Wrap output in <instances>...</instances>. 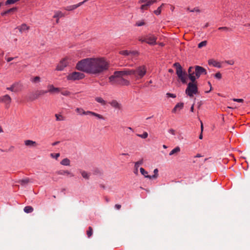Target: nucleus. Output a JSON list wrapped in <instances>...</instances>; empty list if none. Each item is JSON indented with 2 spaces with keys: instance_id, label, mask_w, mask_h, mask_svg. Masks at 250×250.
Returning a JSON list of instances; mask_svg holds the SVG:
<instances>
[{
  "instance_id": "obj_1",
  "label": "nucleus",
  "mask_w": 250,
  "mask_h": 250,
  "mask_svg": "<svg viewBox=\"0 0 250 250\" xmlns=\"http://www.w3.org/2000/svg\"><path fill=\"white\" fill-rule=\"evenodd\" d=\"M109 63L103 58H90L79 61L76 65L78 70L91 74L99 75L107 70Z\"/></svg>"
},
{
  "instance_id": "obj_2",
  "label": "nucleus",
  "mask_w": 250,
  "mask_h": 250,
  "mask_svg": "<svg viewBox=\"0 0 250 250\" xmlns=\"http://www.w3.org/2000/svg\"><path fill=\"white\" fill-rule=\"evenodd\" d=\"M191 68L188 69V77L191 82L189 83L186 89V93L190 97L193 96L194 94L198 93V87L197 82L195 81V77L193 76V72L191 71Z\"/></svg>"
},
{
  "instance_id": "obj_3",
  "label": "nucleus",
  "mask_w": 250,
  "mask_h": 250,
  "mask_svg": "<svg viewBox=\"0 0 250 250\" xmlns=\"http://www.w3.org/2000/svg\"><path fill=\"white\" fill-rule=\"evenodd\" d=\"M131 77L135 81L142 79L146 74L147 68L145 65L136 67L135 69H131Z\"/></svg>"
},
{
  "instance_id": "obj_4",
  "label": "nucleus",
  "mask_w": 250,
  "mask_h": 250,
  "mask_svg": "<svg viewBox=\"0 0 250 250\" xmlns=\"http://www.w3.org/2000/svg\"><path fill=\"white\" fill-rule=\"evenodd\" d=\"M127 76L131 77V69L125 68L121 71H116L114 72L113 75L109 77V82L114 84L117 83L116 78H123V77Z\"/></svg>"
},
{
  "instance_id": "obj_5",
  "label": "nucleus",
  "mask_w": 250,
  "mask_h": 250,
  "mask_svg": "<svg viewBox=\"0 0 250 250\" xmlns=\"http://www.w3.org/2000/svg\"><path fill=\"white\" fill-rule=\"evenodd\" d=\"M173 66L176 68V74L183 83H187V77L188 76L187 73L183 70L182 67L179 62H175L173 64Z\"/></svg>"
},
{
  "instance_id": "obj_6",
  "label": "nucleus",
  "mask_w": 250,
  "mask_h": 250,
  "mask_svg": "<svg viewBox=\"0 0 250 250\" xmlns=\"http://www.w3.org/2000/svg\"><path fill=\"white\" fill-rule=\"evenodd\" d=\"M191 68V71L193 72V76L195 77V80L198 79L200 76L202 74H207V72L206 69L204 67L199 66L195 65L194 67L190 66L188 68Z\"/></svg>"
},
{
  "instance_id": "obj_7",
  "label": "nucleus",
  "mask_w": 250,
  "mask_h": 250,
  "mask_svg": "<svg viewBox=\"0 0 250 250\" xmlns=\"http://www.w3.org/2000/svg\"><path fill=\"white\" fill-rule=\"evenodd\" d=\"M84 75L83 73L79 72H74L67 76V79L68 80H77L83 78Z\"/></svg>"
},
{
  "instance_id": "obj_8",
  "label": "nucleus",
  "mask_w": 250,
  "mask_h": 250,
  "mask_svg": "<svg viewBox=\"0 0 250 250\" xmlns=\"http://www.w3.org/2000/svg\"><path fill=\"white\" fill-rule=\"evenodd\" d=\"M11 98L7 94L0 97V102L3 103L5 104L6 108H8L11 103Z\"/></svg>"
},
{
  "instance_id": "obj_9",
  "label": "nucleus",
  "mask_w": 250,
  "mask_h": 250,
  "mask_svg": "<svg viewBox=\"0 0 250 250\" xmlns=\"http://www.w3.org/2000/svg\"><path fill=\"white\" fill-rule=\"evenodd\" d=\"M146 42L150 45H154L156 43L157 38L153 35L149 34L146 36Z\"/></svg>"
},
{
  "instance_id": "obj_10",
  "label": "nucleus",
  "mask_w": 250,
  "mask_h": 250,
  "mask_svg": "<svg viewBox=\"0 0 250 250\" xmlns=\"http://www.w3.org/2000/svg\"><path fill=\"white\" fill-rule=\"evenodd\" d=\"M48 92L50 93H57L61 91V88L55 87L53 84H49L47 85Z\"/></svg>"
},
{
  "instance_id": "obj_11",
  "label": "nucleus",
  "mask_w": 250,
  "mask_h": 250,
  "mask_svg": "<svg viewBox=\"0 0 250 250\" xmlns=\"http://www.w3.org/2000/svg\"><path fill=\"white\" fill-rule=\"evenodd\" d=\"M67 63L68 62L66 59H64L62 60L57 65L56 69L59 71L62 70L64 68L67 66Z\"/></svg>"
},
{
  "instance_id": "obj_12",
  "label": "nucleus",
  "mask_w": 250,
  "mask_h": 250,
  "mask_svg": "<svg viewBox=\"0 0 250 250\" xmlns=\"http://www.w3.org/2000/svg\"><path fill=\"white\" fill-rule=\"evenodd\" d=\"M86 1H87V0H84L83 1L79 2V3L77 4H74V5H73L68 6L65 7V9L66 10H67V11H72V10L76 9L78 7L80 6L82 4H83Z\"/></svg>"
},
{
  "instance_id": "obj_13",
  "label": "nucleus",
  "mask_w": 250,
  "mask_h": 250,
  "mask_svg": "<svg viewBox=\"0 0 250 250\" xmlns=\"http://www.w3.org/2000/svg\"><path fill=\"white\" fill-rule=\"evenodd\" d=\"M110 104L114 108L118 109H121L122 106V104L117 102L116 100H112L109 102Z\"/></svg>"
},
{
  "instance_id": "obj_14",
  "label": "nucleus",
  "mask_w": 250,
  "mask_h": 250,
  "mask_svg": "<svg viewBox=\"0 0 250 250\" xmlns=\"http://www.w3.org/2000/svg\"><path fill=\"white\" fill-rule=\"evenodd\" d=\"M208 63L209 65H212L214 67H216L218 68H221L222 67L220 62H219L213 59L209 60L208 61Z\"/></svg>"
},
{
  "instance_id": "obj_15",
  "label": "nucleus",
  "mask_w": 250,
  "mask_h": 250,
  "mask_svg": "<svg viewBox=\"0 0 250 250\" xmlns=\"http://www.w3.org/2000/svg\"><path fill=\"white\" fill-rule=\"evenodd\" d=\"M31 182H32L31 180L28 178H26L24 179L19 180L18 181V183L20 184L21 185L23 186H24Z\"/></svg>"
},
{
  "instance_id": "obj_16",
  "label": "nucleus",
  "mask_w": 250,
  "mask_h": 250,
  "mask_svg": "<svg viewBox=\"0 0 250 250\" xmlns=\"http://www.w3.org/2000/svg\"><path fill=\"white\" fill-rule=\"evenodd\" d=\"M181 150V148L179 146H177L173 149L169 153V156L171 155H177Z\"/></svg>"
},
{
  "instance_id": "obj_17",
  "label": "nucleus",
  "mask_w": 250,
  "mask_h": 250,
  "mask_svg": "<svg viewBox=\"0 0 250 250\" xmlns=\"http://www.w3.org/2000/svg\"><path fill=\"white\" fill-rule=\"evenodd\" d=\"M88 114H89L88 115H89L94 116L97 117L99 119L104 120V118L102 115L96 113L95 112L90 111H88Z\"/></svg>"
},
{
  "instance_id": "obj_18",
  "label": "nucleus",
  "mask_w": 250,
  "mask_h": 250,
  "mask_svg": "<svg viewBox=\"0 0 250 250\" xmlns=\"http://www.w3.org/2000/svg\"><path fill=\"white\" fill-rule=\"evenodd\" d=\"M143 164V160L139 161L135 163V169L134 170V173L137 175L138 174V168L140 165Z\"/></svg>"
},
{
  "instance_id": "obj_19",
  "label": "nucleus",
  "mask_w": 250,
  "mask_h": 250,
  "mask_svg": "<svg viewBox=\"0 0 250 250\" xmlns=\"http://www.w3.org/2000/svg\"><path fill=\"white\" fill-rule=\"evenodd\" d=\"M116 82L117 83H118L123 85H128L130 84L129 81L124 78H121V80H120L119 82H118L116 81Z\"/></svg>"
},
{
  "instance_id": "obj_20",
  "label": "nucleus",
  "mask_w": 250,
  "mask_h": 250,
  "mask_svg": "<svg viewBox=\"0 0 250 250\" xmlns=\"http://www.w3.org/2000/svg\"><path fill=\"white\" fill-rule=\"evenodd\" d=\"M56 173L59 175H69L70 176H73L74 175L68 170H60L56 172Z\"/></svg>"
},
{
  "instance_id": "obj_21",
  "label": "nucleus",
  "mask_w": 250,
  "mask_h": 250,
  "mask_svg": "<svg viewBox=\"0 0 250 250\" xmlns=\"http://www.w3.org/2000/svg\"><path fill=\"white\" fill-rule=\"evenodd\" d=\"M25 145L27 146H37V143L35 141L27 140L24 141Z\"/></svg>"
},
{
  "instance_id": "obj_22",
  "label": "nucleus",
  "mask_w": 250,
  "mask_h": 250,
  "mask_svg": "<svg viewBox=\"0 0 250 250\" xmlns=\"http://www.w3.org/2000/svg\"><path fill=\"white\" fill-rule=\"evenodd\" d=\"M184 107V103H180L177 104L172 110L173 112H176L177 110H181Z\"/></svg>"
},
{
  "instance_id": "obj_23",
  "label": "nucleus",
  "mask_w": 250,
  "mask_h": 250,
  "mask_svg": "<svg viewBox=\"0 0 250 250\" xmlns=\"http://www.w3.org/2000/svg\"><path fill=\"white\" fill-rule=\"evenodd\" d=\"M95 100L97 102L101 104L102 105H105L106 104L107 102L100 97H96Z\"/></svg>"
},
{
  "instance_id": "obj_24",
  "label": "nucleus",
  "mask_w": 250,
  "mask_h": 250,
  "mask_svg": "<svg viewBox=\"0 0 250 250\" xmlns=\"http://www.w3.org/2000/svg\"><path fill=\"white\" fill-rule=\"evenodd\" d=\"M76 111L77 113L80 115H88V111H85L83 108H77L76 109Z\"/></svg>"
},
{
  "instance_id": "obj_25",
  "label": "nucleus",
  "mask_w": 250,
  "mask_h": 250,
  "mask_svg": "<svg viewBox=\"0 0 250 250\" xmlns=\"http://www.w3.org/2000/svg\"><path fill=\"white\" fill-rule=\"evenodd\" d=\"M29 100L30 101H34L35 100L39 98L38 96H37V94L36 93V91L35 93H30V95L29 96Z\"/></svg>"
},
{
  "instance_id": "obj_26",
  "label": "nucleus",
  "mask_w": 250,
  "mask_h": 250,
  "mask_svg": "<svg viewBox=\"0 0 250 250\" xmlns=\"http://www.w3.org/2000/svg\"><path fill=\"white\" fill-rule=\"evenodd\" d=\"M20 32L22 33L24 31L28 30L29 29V27L27 26L26 24H23L21 26L18 27Z\"/></svg>"
},
{
  "instance_id": "obj_27",
  "label": "nucleus",
  "mask_w": 250,
  "mask_h": 250,
  "mask_svg": "<svg viewBox=\"0 0 250 250\" xmlns=\"http://www.w3.org/2000/svg\"><path fill=\"white\" fill-rule=\"evenodd\" d=\"M70 161L68 158H64L61 162V164L63 166H70Z\"/></svg>"
},
{
  "instance_id": "obj_28",
  "label": "nucleus",
  "mask_w": 250,
  "mask_h": 250,
  "mask_svg": "<svg viewBox=\"0 0 250 250\" xmlns=\"http://www.w3.org/2000/svg\"><path fill=\"white\" fill-rule=\"evenodd\" d=\"M48 91L45 90H39L36 91V93L39 98L41 96L44 95Z\"/></svg>"
},
{
  "instance_id": "obj_29",
  "label": "nucleus",
  "mask_w": 250,
  "mask_h": 250,
  "mask_svg": "<svg viewBox=\"0 0 250 250\" xmlns=\"http://www.w3.org/2000/svg\"><path fill=\"white\" fill-rule=\"evenodd\" d=\"M64 15L61 11H56L55 14L53 16L54 18H59L64 17Z\"/></svg>"
},
{
  "instance_id": "obj_30",
  "label": "nucleus",
  "mask_w": 250,
  "mask_h": 250,
  "mask_svg": "<svg viewBox=\"0 0 250 250\" xmlns=\"http://www.w3.org/2000/svg\"><path fill=\"white\" fill-rule=\"evenodd\" d=\"M17 10V8H15V7H14V8H10L2 13H1V15L2 16H4V15H5L6 14H8L9 13H10L11 12H13L15 11H16Z\"/></svg>"
},
{
  "instance_id": "obj_31",
  "label": "nucleus",
  "mask_w": 250,
  "mask_h": 250,
  "mask_svg": "<svg viewBox=\"0 0 250 250\" xmlns=\"http://www.w3.org/2000/svg\"><path fill=\"white\" fill-rule=\"evenodd\" d=\"M33 211V208L31 206H26L24 208V211L27 213H31Z\"/></svg>"
},
{
  "instance_id": "obj_32",
  "label": "nucleus",
  "mask_w": 250,
  "mask_h": 250,
  "mask_svg": "<svg viewBox=\"0 0 250 250\" xmlns=\"http://www.w3.org/2000/svg\"><path fill=\"white\" fill-rule=\"evenodd\" d=\"M55 116L57 121H61L64 120V117L61 114H56Z\"/></svg>"
},
{
  "instance_id": "obj_33",
  "label": "nucleus",
  "mask_w": 250,
  "mask_h": 250,
  "mask_svg": "<svg viewBox=\"0 0 250 250\" xmlns=\"http://www.w3.org/2000/svg\"><path fill=\"white\" fill-rule=\"evenodd\" d=\"M81 173L83 177L86 179H88L89 178V174L87 173L85 171H81Z\"/></svg>"
},
{
  "instance_id": "obj_34",
  "label": "nucleus",
  "mask_w": 250,
  "mask_h": 250,
  "mask_svg": "<svg viewBox=\"0 0 250 250\" xmlns=\"http://www.w3.org/2000/svg\"><path fill=\"white\" fill-rule=\"evenodd\" d=\"M60 92H61L62 95L66 96H69L71 94L69 91L66 90H63L62 88H61V91Z\"/></svg>"
},
{
  "instance_id": "obj_35",
  "label": "nucleus",
  "mask_w": 250,
  "mask_h": 250,
  "mask_svg": "<svg viewBox=\"0 0 250 250\" xmlns=\"http://www.w3.org/2000/svg\"><path fill=\"white\" fill-rule=\"evenodd\" d=\"M93 234V229L91 227H89L88 229L86 231V234L88 237H90Z\"/></svg>"
},
{
  "instance_id": "obj_36",
  "label": "nucleus",
  "mask_w": 250,
  "mask_h": 250,
  "mask_svg": "<svg viewBox=\"0 0 250 250\" xmlns=\"http://www.w3.org/2000/svg\"><path fill=\"white\" fill-rule=\"evenodd\" d=\"M164 5V3H163L160 6H159L157 10H155L154 11V13L155 14H156V15H159L161 14V8L162 7V6Z\"/></svg>"
},
{
  "instance_id": "obj_37",
  "label": "nucleus",
  "mask_w": 250,
  "mask_h": 250,
  "mask_svg": "<svg viewBox=\"0 0 250 250\" xmlns=\"http://www.w3.org/2000/svg\"><path fill=\"white\" fill-rule=\"evenodd\" d=\"M146 23L144 20L138 21L136 22L135 25L137 26H141L145 25Z\"/></svg>"
},
{
  "instance_id": "obj_38",
  "label": "nucleus",
  "mask_w": 250,
  "mask_h": 250,
  "mask_svg": "<svg viewBox=\"0 0 250 250\" xmlns=\"http://www.w3.org/2000/svg\"><path fill=\"white\" fill-rule=\"evenodd\" d=\"M120 54L124 56H129L130 52L127 50H123L120 52Z\"/></svg>"
},
{
  "instance_id": "obj_39",
  "label": "nucleus",
  "mask_w": 250,
  "mask_h": 250,
  "mask_svg": "<svg viewBox=\"0 0 250 250\" xmlns=\"http://www.w3.org/2000/svg\"><path fill=\"white\" fill-rule=\"evenodd\" d=\"M207 44V42L206 41H203V42H200L198 45V48H201L203 46H206Z\"/></svg>"
},
{
  "instance_id": "obj_40",
  "label": "nucleus",
  "mask_w": 250,
  "mask_h": 250,
  "mask_svg": "<svg viewBox=\"0 0 250 250\" xmlns=\"http://www.w3.org/2000/svg\"><path fill=\"white\" fill-rule=\"evenodd\" d=\"M137 135L142 138L146 139L148 136V133L146 132H144L142 134H137Z\"/></svg>"
},
{
  "instance_id": "obj_41",
  "label": "nucleus",
  "mask_w": 250,
  "mask_h": 250,
  "mask_svg": "<svg viewBox=\"0 0 250 250\" xmlns=\"http://www.w3.org/2000/svg\"><path fill=\"white\" fill-rule=\"evenodd\" d=\"M40 77H39V76H36L34 78H33L32 80H31V81L33 82V83H39L40 82Z\"/></svg>"
},
{
  "instance_id": "obj_42",
  "label": "nucleus",
  "mask_w": 250,
  "mask_h": 250,
  "mask_svg": "<svg viewBox=\"0 0 250 250\" xmlns=\"http://www.w3.org/2000/svg\"><path fill=\"white\" fill-rule=\"evenodd\" d=\"M150 6V5H148V4H142L140 7V9L141 10H142V11L143 10H147L148 7Z\"/></svg>"
},
{
  "instance_id": "obj_43",
  "label": "nucleus",
  "mask_w": 250,
  "mask_h": 250,
  "mask_svg": "<svg viewBox=\"0 0 250 250\" xmlns=\"http://www.w3.org/2000/svg\"><path fill=\"white\" fill-rule=\"evenodd\" d=\"M140 3H144L145 4H148L151 5L150 0H140L139 1Z\"/></svg>"
},
{
  "instance_id": "obj_44",
  "label": "nucleus",
  "mask_w": 250,
  "mask_h": 250,
  "mask_svg": "<svg viewBox=\"0 0 250 250\" xmlns=\"http://www.w3.org/2000/svg\"><path fill=\"white\" fill-rule=\"evenodd\" d=\"M140 172L141 173V174L142 175H143L146 178V176L148 175H147V172L146 171L144 168H143V167H141L140 169Z\"/></svg>"
},
{
  "instance_id": "obj_45",
  "label": "nucleus",
  "mask_w": 250,
  "mask_h": 250,
  "mask_svg": "<svg viewBox=\"0 0 250 250\" xmlns=\"http://www.w3.org/2000/svg\"><path fill=\"white\" fill-rule=\"evenodd\" d=\"M60 156V154L59 153H51L50 156L52 158H55L56 159H57Z\"/></svg>"
},
{
  "instance_id": "obj_46",
  "label": "nucleus",
  "mask_w": 250,
  "mask_h": 250,
  "mask_svg": "<svg viewBox=\"0 0 250 250\" xmlns=\"http://www.w3.org/2000/svg\"><path fill=\"white\" fill-rule=\"evenodd\" d=\"M130 55L132 57L137 56L138 55V52L136 51H130Z\"/></svg>"
},
{
  "instance_id": "obj_47",
  "label": "nucleus",
  "mask_w": 250,
  "mask_h": 250,
  "mask_svg": "<svg viewBox=\"0 0 250 250\" xmlns=\"http://www.w3.org/2000/svg\"><path fill=\"white\" fill-rule=\"evenodd\" d=\"M214 77L218 79H221L222 78V74L220 72H218L215 74Z\"/></svg>"
},
{
  "instance_id": "obj_48",
  "label": "nucleus",
  "mask_w": 250,
  "mask_h": 250,
  "mask_svg": "<svg viewBox=\"0 0 250 250\" xmlns=\"http://www.w3.org/2000/svg\"><path fill=\"white\" fill-rule=\"evenodd\" d=\"M15 87V84H13L10 87H7V89L8 90H10L11 91H14Z\"/></svg>"
},
{
  "instance_id": "obj_49",
  "label": "nucleus",
  "mask_w": 250,
  "mask_h": 250,
  "mask_svg": "<svg viewBox=\"0 0 250 250\" xmlns=\"http://www.w3.org/2000/svg\"><path fill=\"white\" fill-rule=\"evenodd\" d=\"M157 177V175H155L154 174L152 176H150V175H147L146 176V178H148L150 179H155V178H156Z\"/></svg>"
},
{
  "instance_id": "obj_50",
  "label": "nucleus",
  "mask_w": 250,
  "mask_h": 250,
  "mask_svg": "<svg viewBox=\"0 0 250 250\" xmlns=\"http://www.w3.org/2000/svg\"><path fill=\"white\" fill-rule=\"evenodd\" d=\"M167 95L168 97H171V98H173L176 97V95L175 94H172V93H167Z\"/></svg>"
},
{
  "instance_id": "obj_51",
  "label": "nucleus",
  "mask_w": 250,
  "mask_h": 250,
  "mask_svg": "<svg viewBox=\"0 0 250 250\" xmlns=\"http://www.w3.org/2000/svg\"><path fill=\"white\" fill-rule=\"evenodd\" d=\"M233 101L234 102H239V103H242L243 102L244 100L242 99H233Z\"/></svg>"
},
{
  "instance_id": "obj_52",
  "label": "nucleus",
  "mask_w": 250,
  "mask_h": 250,
  "mask_svg": "<svg viewBox=\"0 0 250 250\" xmlns=\"http://www.w3.org/2000/svg\"><path fill=\"white\" fill-rule=\"evenodd\" d=\"M229 28L227 27H221L218 28V30H223V31H228Z\"/></svg>"
},
{
  "instance_id": "obj_53",
  "label": "nucleus",
  "mask_w": 250,
  "mask_h": 250,
  "mask_svg": "<svg viewBox=\"0 0 250 250\" xmlns=\"http://www.w3.org/2000/svg\"><path fill=\"white\" fill-rule=\"evenodd\" d=\"M225 62L230 65H233L234 63V62L233 60L226 61Z\"/></svg>"
},
{
  "instance_id": "obj_54",
  "label": "nucleus",
  "mask_w": 250,
  "mask_h": 250,
  "mask_svg": "<svg viewBox=\"0 0 250 250\" xmlns=\"http://www.w3.org/2000/svg\"><path fill=\"white\" fill-rule=\"evenodd\" d=\"M168 132L173 135L175 134V130L172 128L168 130Z\"/></svg>"
},
{
  "instance_id": "obj_55",
  "label": "nucleus",
  "mask_w": 250,
  "mask_h": 250,
  "mask_svg": "<svg viewBox=\"0 0 250 250\" xmlns=\"http://www.w3.org/2000/svg\"><path fill=\"white\" fill-rule=\"evenodd\" d=\"M139 41L141 42H146V38H139Z\"/></svg>"
},
{
  "instance_id": "obj_56",
  "label": "nucleus",
  "mask_w": 250,
  "mask_h": 250,
  "mask_svg": "<svg viewBox=\"0 0 250 250\" xmlns=\"http://www.w3.org/2000/svg\"><path fill=\"white\" fill-rule=\"evenodd\" d=\"M115 208L117 209H120L121 208V205L119 204H116L115 206Z\"/></svg>"
},
{
  "instance_id": "obj_57",
  "label": "nucleus",
  "mask_w": 250,
  "mask_h": 250,
  "mask_svg": "<svg viewBox=\"0 0 250 250\" xmlns=\"http://www.w3.org/2000/svg\"><path fill=\"white\" fill-rule=\"evenodd\" d=\"M13 59H14V58H12V57L8 58L7 59V61L8 62H9L12 61Z\"/></svg>"
},
{
  "instance_id": "obj_58",
  "label": "nucleus",
  "mask_w": 250,
  "mask_h": 250,
  "mask_svg": "<svg viewBox=\"0 0 250 250\" xmlns=\"http://www.w3.org/2000/svg\"><path fill=\"white\" fill-rule=\"evenodd\" d=\"M158 170L157 168L155 169L154 170V174L155 175H158Z\"/></svg>"
},
{
  "instance_id": "obj_59",
  "label": "nucleus",
  "mask_w": 250,
  "mask_h": 250,
  "mask_svg": "<svg viewBox=\"0 0 250 250\" xmlns=\"http://www.w3.org/2000/svg\"><path fill=\"white\" fill-rule=\"evenodd\" d=\"M59 143H60L59 141H57V142L53 143L52 145V146H56V145L59 144Z\"/></svg>"
},
{
  "instance_id": "obj_60",
  "label": "nucleus",
  "mask_w": 250,
  "mask_h": 250,
  "mask_svg": "<svg viewBox=\"0 0 250 250\" xmlns=\"http://www.w3.org/2000/svg\"><path fill=\"white\" fill-rule=\"evenodd\" d=\"M195 11H196V12H199V10L198 9L194 8L193 10H190V12H195Z\"/></svg>"
},
{
  "instance_id": "obj_61",
  "label": "nucleus",
  "mask_w": 250,
  "mask_h": 250,
  "mask_svg": "<svg viewBox=\"0 0 250 250\" xmlns=\"http://www.w3.org/2000/svg\"><path fill=\"white\" fill-rule=\"evenodd\" d=\"M200 122H201V132H202L203 130V123H202V121H200Z\"/></svg>"
},
{
  "instance_id": "obj_62",
  "label": "nucleus",
  "mask_w": 250,
  "mask_h": 250,
  "mask_svg": "<svg viewBox=\"0 0 250 250\" xmlns=\"http://www.w3.org/2000/svg\"><path fill=\"white\" fill-rule=\"evenodd\" d=\"M156 0H150L151 5L156 2Z\"/></svg>"
},
{
  "instance_id": "obj_63",
  "label": "nucleus",
  "mask_w": 250,
  "mask_h": 250,
  "mask_svg": "<svg viewBox=\"0 0 250 250\" xmlns=\"http://www.w3.org/2000/svg\"><path fill=\"white\" fill-rule=\"evenodd\" d=\"M190 111L191 112H193V111H194V105L193 104L190 107Z\"/></svg>"
},
{
  "instance_id": "obj_64",
  "label": "nucleus",
  "mask_w": 250,
  "mask_h": 250,
  "mask_svg": "<svg viewBox=\"0 0 250 250\" xmlns=\"http://www.w3.org/2000/svg\"><path fill=\"white\" fill-rule=\"evenodd\" d=\"M199 138L200 139H202V138H203V135H202V132H201V133L200 134V135H199Z\"/></svg>"
}]
</instances>
